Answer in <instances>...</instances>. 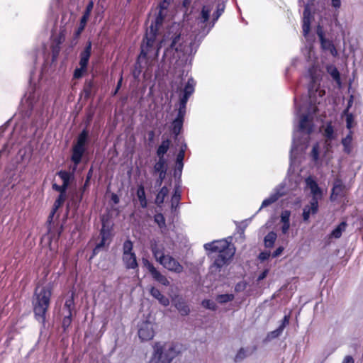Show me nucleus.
<instances>
[{
	"instance_id": "1",
	"label": "nucleus",
	"mask_w": 363,
	"mask_h": 363,
	"mask_svg": "<svg viewBox=\"0 0 363 363\" xmlns=\"http://www.w3.org/2000/svg\"><path fill=\"white\" fill-rule=\"evenodd\" d=\"M179 26L172 25L169 30L164 34L163 39L160 43V47L157 48L155 55H157L159 49L162 44L165 45L169 43V48L174 49L177 52H182L184 55H190L196 52V48H194L198 35H191L189 38H181V33L178 32Z\"/></svg>"
},
{
	"instance_id": "2",
	"label": "nucleus",
	"mask_w": 363,
	"mask_h": 363,
	"mask_svg": "<svg viewBox=\"0 0 363 363\" xmlns=\"http://www.w3.org/2000/svg\"><path fill=\"white\" fill-rule=\"evenodd\" d=\"M169 2H161L159 5V11L154 19L149 20L150 26L147 28L145 40L141 45V53L138 57V60L142 57H146L153 48L155 38L160 27L162 25L163 21L167 15V11Z\"/></svg>"
},
{
	"instance_id": "3",
	"label": "nucleus",
	"mask_w": 363,
	"mask_h": 363,
	"mask_svg": "<svg viewBox=\"0 0 363 363\" xmlns=\"http://www.w3.org/2000/svg\"><path fill=\"white\" fill-rule=\"evenodd\" d=\"M313 129L312 121L307 114H302L300 117L298 130L295 133L293 145L290 152L291 162L296 159L306 148L305 142Z\"/></svg>"
},
{
	"instance_id": "4",
	"label": "nucleus",
	"mask_w": 363,
	"mask_h": 363,
	"mask_svg": "<svg viewBox=\"0 0 363 363\" xmlns=\"http://www.w3.org/2000/svg\"><path fill=\"white\" fill-rule=\"evenodd\" d=\"M180 351L173 342H155L148 363H171Z\"/></svg>"
},
{
	"instance_id": "5",
	"label": "nucleus",
	"mask_w": 363,
	"mask_h": 363,
	"mask_svg": "<svg viewBox=\"0 0 363 363\" xmlns=\"http://www.w3.org/2000/svg\"><path fill=\"white\" fill-rule=\"evenodd\" d=\"M51 296V287L50 285L45 286H38L35 289V296L33 301V310L36 318L42 322L45 320V313L49 307Z\"/></svg>"
},
{
	"instance_id": "6",
	"label": "nucleus",
	"mask_w": 363,
	"mask_h": 363,
	"mask_svg": "<svg viewBox=\"0 0 363 363\" xmlns=\"http://www.w3.org/2000/svg\"><path fill=\"white\" fill-rule=\"evenodd\" d=\"M323 72L317 65H313L309 68L308 75L310 79L308 84V96L311 104L320 103L317 100V95L323 97L325 95V91L320 89V82L322 78Z\"/></svg>"
},
{
	"instance_id": "7",
	"label": "nucleus",
	"mask_w": 363,
	"mask_h": 363,
	"mask_svg": "<svg viewBox=\"0 0 363 363\" xmlns=\"http://www.w3.org/2000/svg\"><path fill=\"white\" fill-rule=\"evenodd\" d=\"M89 134L87 130H84L78 136L77 143L72 148V161L74 163L73 172L76 169L77 166L81 162L83 154L86 148L85 146L88 143Z\"/></svg>"
},
{
	"instance_id": "8",
	"label": "nucleus",
	"mask_w": 363,
	"mask_h": 363,
	"mask_svg": "<svg viewBox=\"0 0 363 363\" xmlns=\"http://www.w3.org/2000/svg\"><path fill=\"white\" fill-rule=\"evenodd\" d=\"M60 177L63 181V184L62 186H59L56 184H54L52 185L53 189H55L57 191H59L60 194L59 195L58 199L55 201L54 206H53V211L50 215V216H52L55 212L57 211V209L62 206V204L64 203V201L66 199V190L67 189L69 181L71 177V174L65 171H61L58 173Z\"/></svg>"
},
{
	"instance_id": "9",
	"label": "nucleus",
	"mask_w": 363,
	"mask_h": 363,
	"mask_svg": "<svg viewBox=\"0 0 363 363\" xmlns=\"http://www.w3.org/2000/svg\"><path fill=\"white\" fill-rule=\"evenodd\" d=\"M204 248L206 250L218 252V255H225L230 250H233V255L235 252V248L233 245L228 242L226 239L215 240L212 242L206 243L204 245Z\"/></svg>"
},
{
	"instance_id": "10",
	"label": "nucleus",
	"mask_w": 363,
	"mask_h": 363,
	"mask_svg": "<svg viewBox=\"0 0 363 363\" xmlns=\"http://www.w3.org/2000/svg\"><path fill=\"white\" fill-rule=\"evenodd\" d=\"M233 256V250L230 249L225 255H218L215 258L213 264L211 266L210 270L212 274H220L222 268L227 265Z\"/></svg>"
},
{
	"instance_id": "11",
	"label": "nucleus",
	"mask_w": 363,
	"mask_h": 363,
	"mask_svg": "<svg viewBox=\"0 0 363 363\" xmlns=\"http://www.w3.org/2000/svg\"><path fill=\"white\" fill-rule=\"evenodd\" d=\"M306 184L312 196L311 201H312L313 208L315 209L316 203H318V201L323 198V191L317 182L311 177L306 179Z\"/></svg>"
},
{
	"instance_id": "12",
	"label": "nucleus",
	"mask_w": 363,
	"mask_h": 363,
	"mask_svg": "<svg viewBox=\"0 0 363 363\" xmlns=\"http://www.w3.org/2000/svg\"><path fill=\"white\" fill-rule=\"evenodd\" d=\"M155 335L154 324L150 321L143 322L138 329V336L143 341L150 340Z\"/></svg>"
},
{
	"instance_id": "13",
	"label": "nucleus",
	"mask_w": 363,
	"mask_h": 363,
	"mask_svg": "<svg viewBox=\"0 0 363 363\" xmlns=\"http://www.w3.org/2000/svg\"><path fill=\"white\" fill-rule=\"evenodd\" d=\"M160 264L167 270L177 274H180L184 271L183 266L169 255H167V257L164 261L161 262Z\"/></svg>"
},
{
	"instance_id": "14",
	"label": "nucleus",
	"mask_w": 363,
	"mask_h": 363,
	"mask_svg": "<svg viewBox=\"0 0 363 363\" xmlns=\"http://www.w3.org/2000/svg\"><path fill=\"white\" fill-rule=\"evenodd\" d=\"M145 265L147 267L149 272L152 275V278L157 281V282L160 283L161 284L167 286L169 285V281L167 279V278L162 274L160 272H159L152 263H150L149 261L145 260Z\"/></svg>"
},
{
	"instance_id": "15",
	"label": "nucleus",
	"mask_w": 363,
	"mask_h": 363,
	"mask_svg": "<svg viewBox=\"0 0 363 363\" xmlns=\"http://www.w3.org/2000/svg\"><path fill=\"white\" fill-rule=\"evenodd\" d=\"M150 249L155 259L160 264L167 257V255H166L164 254L165 248L164 245L159 244L156 240H152L150 242Z\"/></svg>"
},
{
	"instance_id": "16",
	"label": "nucleus",
	"mask_w": 363,
	"mask_h": 363,
	"mask_svg": "<svg viewBox=\"0 0 363 363\" xmlns=\"http://www.w3.org/2000/svg\"><path fill=\"white\" fill-rule=\"evenodd\" d=\"M211 11V10L208 6H203L201 13L199 16L197 18L196 21L198 23V26L200 28V29L202 30L201 37L204 36L208 32V30L206 31L205 28L206 26V23L209 19Z\"/></svg>"
},
{
	"instance_id": "17",
	"label": "nucleus",
	"mask_w": 363,
	"mask_h": 363,
	"mask_svg": "<svg viewBox=\"0 0 363 363\" xmlns=\"http://www.w3.org/2000/svg\"><path fill=\"white\" fill-rule=\"evenodd\" d=\"M93 7H94V2L93 1H90L89 3V4L86 6V11H85L83 16L81 18L80 26L78 28L77 30L75 32V37L77 38L80 35L81 33L84 29L86 23V22H87V21H88V19L89 18L91 12V11L93 9Z\"/></svg>"
},
{
	"instance_id": "18",
	"label": "nucleus",
	"mask_w": 363,
	"mask_h": 363,
	"mask_svg": "<svg viewBox=\"0 0 363 363\" xmlns=\"http://www.w3.org/2000/svg\"><path fill=\"white\" fill-rule=\"evenodd\" d=\"M283 186H278L274 189V191L270 195V196L262 201V206L259 210L262 208L267 207L273 203L276 202L281 196L284 195Z\"/></svg>"
},
{
	"instance_id": "19",
	"label": "nucleus",
	"mask_w": 363,
	"mask_h": 363,
	"mask_svg": "<svg viewBox=\"0 0 363 363\" xmlns=\"http://www.w3.org/2000/svg\"><path fill=\"white\" fill-rule=\"evenodd\" d=\"M345 186L342 182L338 179H335L332 189L330 199L334 201L338 196H343L345 195Z\"/></svg>"
},
{
	"instance_id": "20",
	"label": "nucleus",
	"mask_w": 363,
	"mask_h": 363,
	"mask_svg": "<svg viewBox=\"0 0 363 363\" xmlns=\"http://www.w3.org/2000/svg\"><path fill=\"white\" fill-rule=\"evenodd\" d=\"M313 18L310 11L308 6H305L303 17V33L305 37L307 36L310 31V25L312 19Z\"/></svg>"
},
{
	"instance_id": "21",
	"label": "nucleus",
	"mask_w": 363,
	"mask_h": 363,
	"mask_svg": "<svg viewBox=\"0 0 363 363\" xmlns=\"http://www.w3.org/2000/svg\"><path fill=\"white\" fill-rule=\"evenodd\" d=\"M109 231L108 230L105 229V224L103 222V228L101 230V240L93 250V255H96L101 250L104 248L106 242L109 238Z\"/></svg>"
},
{
	"instance_id": "22",
	"label": "nucleus",
	"mask_w": 363,
	"mask_h": 363,
	"mask_svg": "<svg viewBox=\"0 0 363 363\" xmlns=\"http://www.w3.org/2000/svg\"><path fill=\"white\" fill-rule=\"evenodd\" d=\"M150 294L151 296L157 299L158 302L163 306H167L169 305V300L167 297L163 295L160 289L154 286L150 287Z\"/></svg>"
},
{
	"instance_id": "23",
	"label": "nucleus",
	"mask_w": 363,
	"mask_h": 363,
	"mask_svg": "<svg viewBox=\"0 0 363 363\" xmlns=\"http://www.w3.org/2000/svg\"><path fill=\"white\" fill-rule=\"evenodd\" d=\"M174 305L180 315L186 316L189 314L190 308L186 302L182 298H176L174 300Z\"/></svg>"
},
{
	"instance_id": "24",
	"label": "nucleus",
	"mask_w": 363,
	"mask_h": 363,
	"mask_svg": "<svg viewBox=\"0 0 363 363\" xmlns=\"http://www.w3.org/2000/svg\"><path fill=\"white\" fill-rule=\"evenodd\" d=\"M91 52V43L89 41L84 50L80 54L79 65L82 68H86Z\"/></svg>"
},
{
	"instance_id": "25",
	"label": "nucleus",
	"mask_w": 363,
	"mask_h": 363,
	"mask_svg": "<svg viewBox=\"0 0 363 363\" xmlns=\"http://www.w3.org/2000/svg\"><path fill=\"white\" fill-rule=\"evenodd\" d=\"M123 260L128 269H135L138 267L136 256L135 253L125 254L123 255Z\"/></svg>"
},
{
	"instance_id": "26",
	"label": "nucleus",
	"mask_w": 363,
	"mask_h": 363,
	"mask_svg": "<svg viewBox=\"0 0 363 363\" xmlns=\"http://www.w3.org/2000/svg\"><path fill=\"white\" fill-rule=\"evenodd\" d=\"M318 210V203H316L315 209L313 208L312 201H310L308 205L304 206L303 210V219L304 221H307L311 214H315Z\"/></svg>"
},
{
	"instance_id": "27",
	"label": "nucleus",
	"mask_w": 363,
	"mask_h": 363,
	"mask_svg": "<svg viewBox=\"0 0 363 363\" xmlns=\"http://www.w3.org/2000/svg\"><path fill=\"white\" fill-rule=\"evenodd\" d=\"M154 172L158 174H166L167 162L165 159H159L154 166Z\"/></svg>"
},
{
	"instance_id": "28",
	"label": "nucleus",
	"mask_w": 363,
	"mask_h": 363,
	"mask_svg": "<svg viewBox=\"0 0 363 363\" xmlns=\"http://www.w3.org/2000/svg\"><path fill=\"white\" fill-rule=\"evenodd\" d=\"M352 132L349 130L348 134L342 140V144L344 146V151L349 154L352 151Z\"/></svg>"
},
{
	"instance_id": "29",
	"label": "nucleus",
	"mask_w": 363,
	"mask_h": 363,
	"mask_svg": "<svg viewBox=\"0 0 363 363\" xmlns=\"http://www.w3.org/2000/svg\"><path fill=\"white\" fill-rule=\"evenodd\" d=\"M169 145H170V140L168 139L163 140L162 142L161 145L158 147V149L157 150V155L159 159H164V155L169 150Z\"/></svg>"
},
{
	"instance_id": "30",
	"label": "nucleus",
	"mask_w": 363,
	"mask_h": 363,
	"mask_svg": "<svg viewBox=\"0 0 363 363\" xmlns=\"http://www.w3.org/2000/svg\"><path fill=\"white\" fill-rule=\"evenodd\" d=\"M277 233L272 231L269 232L264 239V246L267 248H271L273 247L276 240H277Z\"/></svg>"
},
{
	"instance_id": "31",
	"label": "nucleus",
	"mask_w": 363,
	"mask_h": 363,
	"mask_svg": "<svg viewBox=\"0 0 363 363\" xmlns=\"http://www.w3.org/2000/svg\"><path fill=\"white\" fill-rule=\"evenodd\" d=\"M169 189L166 186H163L156 196L155 203L157 206H161L164 201V198L167 196Z\"/></svg>"
},
{
	"instance_id": "32",
	"label": "nucleus",
	"mask_w": 363,
	"mask_h": 363,
	"mask_svg": "<svg viewBox=\"0 0 363 363\" xmlns=\"http://www.w3.org/2000/svg\"><path fill=\"white\" fill-rule=\"evenodd\" d=\"M137 196L138 198L141 207L145 208L147 206V200L143 186L140 185L138 186L137 190Z\"/></svg>"
},
{
	"instance_id": "33",
	"label": "nucleus",
	"mask_w": 363,
	"mask_h": 363,
	"mask_svg": "<svg viewBox=\"0 0 363 363\" xmlns=\"http://www.w3.org/2000/svg\"><path fill=\"white\" fill-rule=\"evenodd\" d=\"M181 199V191L179 189V187H176L174 189V194L171 199V207L172 209L177 208L179 206V201Z\"/></svg>"
},
{
	"instance_id": "34",
	"label": "nucleus",
	"mask_w": 363,
	"mask_h": 363,
	"mask_svg": "<svg viewBox=\"0 0 363 363\" xmlns=\"http://www.w3.org/2000/svg\"><path fill=\"white\" fill-rule=\"evenodd\" d=\"M347 223L346 222L340 223L335 229H334L331 233V236L335 238H339L341 237L342 232H344L346 229Z\"/></svg>"
},
{
	"instance_id": "35",
	"label": "nucleus",
	"mask_w": 363,
	"mask_h": 363,
	"mask_svg": "<svg viewBox=\"0 0 363 363\" xmlns=\"http://www.w3.org/2000/svg\"><path fill=\"white\" fill-rule=\"evenodd\" d=\"M250 355L249 351L245 348H240L235 356L234 361L235 362H240L245 359Z\"/></svg>"
},
{
	"instance_id": "36",
	"label": "nucleus",
	"mask_w": 363,
	"mask_h": 363,
	"mask_svg": "<svg viewBox=\"0 0 363 363\" xmlns=\"http://www.w3.org/2000/svg\"><path fill=\"white\" fill-rule=\"evenodd\" d=\"M195 84H196V82L194 80V79L189 78L188 79L186 84L184 86L183 94L191 96L193 94V92L194 91Z\"/></svg>"
},
{
	"instance_id": "37",
	"label": "nucleus",
	"mask_w": 363,
	"mask_h": 363,
	"mask_svg": "<svg viewBox=\"0 0 363 363\" xmlns=\"http://www.w3.org/2000/svg\"><path fill=\"white\" fill-rule=\"evenodd\" d=\"M234 299V295L226 294H220L216 297V300L220 304L226 303L230 301H232Z\"/></svg>"
},
{
	"instance_id": "38",
	"label": "nucleus",
	"mask_w": 363,
	"mask_h": 363,
	"mask_svg": "<svg viewBox=\"0 0 363 363\" xmlns=\"http://www.w3.org/2000/svg\"><path fill=\"white\" fill-rule=\"evenodd\" d=\"M183 119L175 118L172 123V132L176 135H178L182 128Z\"/></svg>"
},
{
	"instance_id": "39",
	"label": "nucleus",
	"mask_w": 363,
	"mask_h": 363,
	"mask_svg": "<svg viewBox=\"0 0 363 363\" xmlns=\"http://www.w3.org/2000/svg\"><path fill=\"white\" fill-rule=\"evenodd\" d=\"M320 41L321 43V46L324 50H328L332 53L333 52V51H335L334 46L333 45L330 40L325 39V38H323L320 39Z\"/></svg>"
},
{
	"instance_id": "40",
	"label": "nucleus",
	"mask_w": 363,
	"mask_h": 363,
	"mask_svg": "<svg viewBox=\"0 0 363 363\" xmlns=\"http://www.w3.org/2000/svg\"><path fill=\"white\" fill-rule=\"evenodd\" d=\"M282 332H283V330H281V328H280L279 327L277 329L269 333L267 335L266 340L268 341H270L273 339H275V338L278 337L279 335H281Z\"/></svg>"
},
{
	"instance_id": "41",
	"label": "nucleus",
	"mask_w": 363,
	"mask_h": 363,
	"mask_svg": "<svg viewBox=\"0 0 363 363\" xmlns=\"http://www.w3.org/2000/svg\"><path fill=\"white\" fill-rule=\"evenodd\" d=\"M155 222L157 223L160 228L166 226L165 219L162 213H157L155 216Z\"/></svg>"
},
{
	"instance_id": "42",
	"label": "nucleus",
	"mask_w": 363,
	"mask_h": 363,
	"mask_svg": "<svg viewBox=\"0 0 363 363\" xmlns=\"http://www.w3.org/2000/svg\"><path fill=\"white\" fill-rule=\"evenodd\" d=\"M201 305L204 308L211 310V311H216L217 309L216 304L211 300H207V299L203 300L201 303Z\"/></svg>"
},
{
	"instance_id": "43",
	"label": "nucleus",
	"mask_w": 363,
	"mask_h": 363,
	"mask_svg": "<svg viewBox=\"0 0 363 363\" xmlns=\"http://www.w3.org/2000/svg\"><path fill=\"white\" fill-rule=\"evenodd\" d=\"M123 255L133 253L132 252V250H133L132 242L130 240L125 241V242L123 243Z\"/></svg>"
},
{
	"instance_id": "44",
	"label": "nucleus",
	"mask_w": 363,
	"mask_h": 363,
	"mask_svg": "<svg viewBox=\"0 0 363 363\" xmlns=\"http://www.w3.org/2000/svg\"><path fill=\"white\" fill-rule=\"evenodd\" d=\"M223 11H224V5L218 4V8H217V11L213 15V23H215V21H216L218 19L220 16L223 13ZM213 24L214 23H213Z\"/></svg>"
},
{
	"instance_id": "45",
	"label": "nucleus",
	"mask_w": 363,
	"mask_h": 363,
	"mask_svg": "<svg viewBox=\"0 0 363 363\" xmlns=\"http://www.w3.org/2000/svg\"><path fill=\"white\" fill-rule=\"evenodd\" d=\"M291 216V212L289 211H284L281 214V223H289V218Z\"/></svg>"
},
{
	"instance_id": "46",
	"label": "nucleus",
	"mask_w": 363,
	"mask_h": 363,
	"mask_svg": "<svg viewBox=\"0 0 363 363\" xmlns=\"http://www.w3.org/2000/svg\"><path fill=\"white\" fill-rule=\"evenodd\" d=\"M353 121V116L351 113H347L346 116V126L350 130L352 127Z\"/></svg>"
},
{
	"instance_id": "47",
	"label": "nucleus",
	"mask_w": 363,
	"mask_h": 363,
	"mask_svg": "<svg viewBox=\"0 0 363 363\" xmlns=\"http://www.w3.org/2000/svg\"><path fill=\"white\" fill-rule=\"evenodd\" d=\"M63 308L74 310V304L72 296L65 301Z\"/></svg>"
},
{
	"instance_id": "48",
	"label": "nucleus",
	"mask_w": 363,
	"mask_h": 363,
	"mask_svg": "<svg viewBox=\"0 0 363 363\" xmlns=\"http://www.w3.org/2000/svg\"><path fill=\"white\" fill-rule=\"evenodd\" d=\"M186 145H184V148L182 147L181 150L179 151L177 157V163H181L182 167H183V159L184 157V151L186 148Z\"/></svg>"
},
{
	"instance_id": "49",
	"label": "nucleus",
	"mask_w": 363,
	"mask_h": 363,
	"mask_svg": "<svg viewBox=\"0 0 363 363\" xmlns=\"http://www.w3.org/2000/svg\"><path fill=\"white\" fill-rule=\"evenodd\" d=\"M330 74L335 80H336V81L340 80V74L336 68H335V67L331 68L330 70Z\"/></svg>"
},
{
	"instance_id": "50",
	"label": "nucleus",
	"mask_w": 363,
	"mask_h": 363,
	"mask_svg": "<svg viewBox=\"0 0 363 363\" xmlns=\"http://www.w3.org/2000/svg\"><path fill=\"white\" fill-rule=\"evenodd\" d=\"M333 135V128L331 125H328L325 129V135L327 138L331 139Z\"/></svg>"
},
{
	"instance_id": "51",
	"label": "nucleus",
	"mask_w": 363,
	"mask_h": 363,
	"mask_svg": "<svg viewBox=\"0 0 363 363\" xmlns=\"http://www.w3.org/2000/svg\"><path fill=\"white\" fill-rule=\"evenodd\" d=\"M186 113V106H179L177 118L183 119Z\"/></svg>"
},
{
	"instance_id": "52",
	"label": "nucleus",
	"mask_w": 363,
	"mask_h": 363,
	"mask_svg": "<svg viewBox=\"0 0 363 363\" xmlns=\"http://www.w3.org/2000/svg\"><path fill=\"white\" fill-rule=\"evenodd\" d=\"M86 68H82V67L80 66V68H77L75 69L74 77L75 78H80L82 76L83 72L86 70Z\"/></svg>"
},
{
	"instance_id": "53",
	"label": "nucleus",
	"mask_w": 363,
	"mask_h": 363,
	"mask_svg": "<svg viewBox=\"0 0 363 363\" xmlns=\"http://www.w3.org/2000/svg\"><path fill=\"white\" fill-rule=\"evenodd\" d=\"M72 318L64 317L62 320V327L64 330H66L71 324Z\"/></svg>"
},
{
	"instance_id": "54",
	"label": "nucleus",
	"mask_w": 363,
	"mask_h": 363,
	"mask_svg": "<svg viewBox=\"0 0 363 363\" xmlns=\"http://www.w3.org/2000/svg\"><path fill=\"white\" fill-rule=\"evenodd\" d=\"M311 155L314 160H318V145H315L313 147L312 151H311Z\"/></svg>"
},
{
	"instance_id": "55",
	"label": "nucleus",
	"mask_w": 363,
	"mask_h": 363,
	"mask_svg": "<svg viewBox=\"0 0 363 363\" xmlns=\"http://www.w3.org/2000/svg\"><path fill=\"white\" fill-rule=\"evenodd\" d=\"M165 177L166 174H158V178L155 181V187H160L162 185Z\"/></svg>"
},
{
	"instance_id": "56",
	"label": "nucleus",
	"mask_w": 363,
	"mask_h": 363,
	"mask_svg": "<svg viewBox=\"0 0 363 363\" xmlns=\"http://www.w3.org/2000/svg\"><path fill=\"white\" fill-rule=\"evenodd\" d=\"M190 96L183 94L180 98L179 106H186L188 99Z\"/></svg>"
},
{
	"instance_id": "57",
	"label": "nucleus",
	"mask_w": 363,
	"mask_h": 363,
	"mask_svg": "<svg viewBox=\"0 0 363 363\" xmlns=\"http://www.w3.org/2000/svg\"><path fill=\"white\" fill-rule=\"evenodd\" d=\"M289 323V317L288 315H285L284 318L282 319L281 324L279 326L281 330H284V328L288 325Z\"/></svg>"
},
{
	"instance_id": "58",
	"label": "nucleus",
	"mask_w": 363,
	"mask_h": 363,
	"mask_svg": "<svg viewBox=\"0 0 363 363\" xmlns=\"http://www.w3.org/2000/svg\"><path fill=\"white\" fill-rule=\"evenodd\" d=\"M269 256H270L269 252H262L259 255V259L261 261H264V260L267 259L269 257Z\"/></svg>"
},
{
	"instance_id": "59",
	"label": "nucleus",
	"mask_w": 363,
	"mask_h": 363,
	"mask_svg": "<svg viewBox=\"0 0 363 363\" xmlns=\"http://www.w3.org/2000/svg\"><path fill=\"white\" fill-rule=\"evenodd\" d=\"M72 311L73 310H72V309H68V308H63L62 314H63L64 317L72 318Z\"/></svg>"
},
{
	"instance_id": "60",
	"label": "nucleus",
	"mask_w": 363,
	"mask_h": 363,
	"mask_svg": "<svg viewBox=\"0 0 363 363\" xmlns=\"http://www.w3.org/2000/svg\"><path fill=\"white\" fill-rule=\"evenodd\" d=\"M290 228V223H283V225L281 227V231L284 234H286L288 233V230Z\"/></svg>"
},
{
	"instance_id": "61",
	"label": "nucleus",
	"mask_w": 363,
	"mask_h": 363,
	"mask_svg": "<svg viewBox=\"0 0 363 363\" xmlns=\"http://www.w3.org/2000/svg\"><path fill=\"white\" fill-rule=\"evenodd\" d=\"M283 250H284V247H278V248H277V249L274 252V253L272 254V257H277L279 256V255L282 253Z\"/></svg>"
},
{
	"instance_id": "62",
	"label": "nucleus",
	"mask_w": 363,
	"mask_h": 363,
	"mask_svg": "<svg viewBox=\"0 0 363 363\" xmlns=\"http://www.w3.org/2000/svg\"><path fill=\"white\" fill-rule=\"evenodd\" d=\"M342 363H354V360L352 356H345Z\"/></svg>"
},
{
	"instance_id": "63",
	"label": "nucleus",
	"mask_w": 363,
	"mask_h": 363,
	"mask_svg": "<svg viewBox=\"0 0 363 363\" xmlns=\"http://www.w3.org/2000/svg\"><path fill=\"white\" fill-rule=\"evenodd\" d=\"M333 7L335 9H339L341 6L340 0H330Z\"/></svg>"
},
{
	"instance_id": "64",
	"label": "nucleus",
	"mask_w": 363,
	"mask_h": 363,
	"mask_svg": "<svg viewBox=\"0 0 363 363\" xmlns=\"http://www.w3.org/2000/svg\"><path fill=\"white\" fill-rule=\"evenodd\" d=\"M316 33H317V35H318L319 39L324 38V33H323V29L320 26H318Z\"/></svg>"
}]
</instances>
